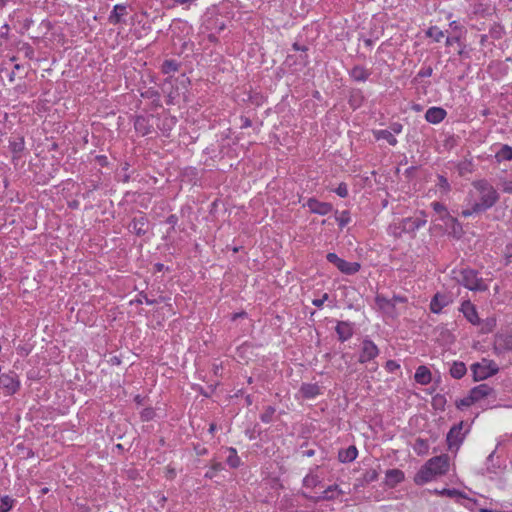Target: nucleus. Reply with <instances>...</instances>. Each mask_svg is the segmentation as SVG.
<instances>
[{
  "instance_id": "obj_1",
  "label": "nucleus",
  "mask_w": 512,
  "mask_h": 512,
  "mask_svg": "<svg viewBox=\"0 0 512 512\" xmlns=\"http://www.w3.org/2000/svg\"><path fill=\"white\" fill-rule=\"evenodd\" d=\"M474 190L467 195V208L463 209L461 216L468 218L480 214L493 207L499 200V193L486 179L472 182Z\"/></svg>"
},
{
  "instance_id": "obj_2",
  "label": "nucleus",
  "mask_w": 512,
  "mask_h": 512,
  "mask_svg": "<svg viewBox=\"0 0 512 512\" xmlns=\"http://www.w3.org/2000/svg\"><path fill=\"white\" fill-rule=\"evenodd\" d=\"M459 283L472 291H486L488 286L484 280L478 277V272L473 269H463L460 272Z\"/></svg>"
},
{
  "instance_id": "obj_3",
  "label": "nucleus",
  "mask_w": 512,
  "mask_h": 512,
  "mask_svg": "<svg viewBox=\"0 0 512 512\" xmlns=\"http://www.w3.org/2000/svg\"><path fill=\"white\" fill-rule=\"evenodd\" d=\"M474 381L484 380L495 375L499 368L494 361L483 359L481 363H474L471 366Z\"/></svg>"
},
{
  "instance_id": "obj_4",
  "label": "nucleus",
  "mask_w": 512,
  "mask_h": 512,
  "mask_svg": "<svg viewBox=\"0 0 512 512\" xmlns=\"http://www.w3.org/2000/svg\"><path fill=\"white\" fill-rule=\"evenodd\" d=\"M326 258L328 262L334 264L342 273L347 275H353L361 268L358 262H348L338 257L336 253H328Z\"/></svg>"
},
{
  "instance_id": "obj_5",
  "label": "nucleus",
  "mask_w": 512,
  "mask_h": 512,
  "mask_svg": "<svg viewBox=\"0 0 512 512\" xmlns=\"http://www.w3.org/2000/svg\"><path fill=\"white\" fill-rule=\"evenodd\" d=\"M463 426L464 422L461 421L460 423L451 427V429L449 430L446 440L450 450H452L453 448L458 449L461 443L463 442L465 434L468 432V430L464 433L462 432Z\"/></svg>"
},
{
  "instance_id": "obj_6",
  "label": "nucleus",
  "mask_w": 512,
  "mask_h": 512,
  "mask_svg": "<svg viewBox=\"0 0 512 512\" xmlns=\"http://www.w3.org/2000/svg\"><path fill=\"white\" fill-rule=\"evenodd\" d=\"M0 388L5 389L9 395L16 393L20 388V381L16 373L2 374L0 376Z\"/></svg>"
},
{
  "instance_id": "obj_7",
  "label": "nucleus",
  "mask_w": 512,
  "mask_h": 512,
  "mask_svg": "<svg viewBox=\"0 0 512 512\" xmlns=\"http://www.w3.org/2000/svg\"><path fill=\"white\" fill-rule=\"evenodd\" d=\"M379 354V349L375 345V343L370 339H364L362 342L361 353L359 356L360 363H366L374 358H376Z\"/></svg>"
},
{
  "instance_id": "obj_8",
  "label": "nucleus",
  "mask_w": 512,
  "mask_h": 512,
  "mask_svg": "<svg viewBox=\"0 0 512 512\" xmlns=\"http://www.w3.org/2000/svg\"><path fill=\"white\" fill-rule=\"evenodd\" d=\"M429 467L436 476L444 475L449 469V457L446 454L435 456L428 460Z\"/></svg>"
},
{
  "instance_id": "obj_9",
  "label": "nucleus",
  "mask_w": 512,
  "mask_h": 512,
  "mask_svg": "<svg viewBox=\"0 0 512 512\" xmlns=\"http://www.w3.org/2000/svg\"><path fill=\"white\" fill-rule=\"evenodd\" d=\"M128 230L136 236H144L149 230V221L145 215L134 217L128 225Z\"/></svg>"
},
{
  "instance_id": "obj_10",
  "label": "nucleus",
  "mask_w": 512,
  "mask_h": 512,
  "mask_svg": "<svg viewBox=\"0 0 512 512\" xmlns=\"http://www.w3.org/2000/svg\"><path fill=\"white\" fill-rule=\"evenodd\" d=\"M304 206H307L312 213L319 215H327L333 209L332 204L328 202H320L315 198H310Z\"/></svg>"
},
{
  "instance_id": "obj_11",
  "label": "nucleus",
  "mask_w": 512,
  "mask_h": 512,
  "mask_svg": "<svg viewBox=\"0 0 512 512\" xmlns=\"http://www.w3.org/2000/svg\"><path fill=\"white\" fill-rule=\"evenodd\" d=\"M436 475L434 474L433 470L429 467V462L427 461L424 466L421 467V469L416 473L414 477V482L417 485H423L432 479H434Z\"/></svg>"
},
{
  "instance_id": "obj_12",
  "label": "nucleus",
  "mask_w": 512,
  "mask_h": 512,
  "mask_svg": "<svg viewBox=\"0 0 512 512\" xmlns=\"http://www.w3.org/2000/svg\"><path fill=\"white\" fill-rule=\"evenodd\" d=\"M470 394L472 396V400L474 402H478L483 398H486L492 394H495V391L488 384H480L470 390Z\"/></svg>"
},
{
  "instance_id": "obj_13",
  "label": "nucleus",
  "mask_w": 512,
  "mask_h": 512,
  "mask_svg": "<svg viewBox=\"0 0 512 512\" xmlns=\"http://www.w3.org/2000/svg\"><path fill=\"white\" fill-rule=\"evenodd\" d=\"M494 349L498 353L512 350V336L508 334L497 335L494 342Z\"/></svg>"
},
{
  "instance_id": "obj_14",
  "label": "nucleus",
  "mask_w": 512,
  "mask_h": 512,
  "mask_svg": "<svg viewBox=\"0 0 512 512\" xmlns=\"http://www.w3.org/2000/svg\"><path fill=\"white\" fill-rule=\"evenodd\" d=\"M447 112L441 107H430L425 113V119L432 124H438L444 120Z\"/></svg>"
},
{
  "instance_id": "obj_15",
  "label": "nucleus",
  "mask_w": 512,
  "mask_h": 512,
  "mask_svg": "<svg viewBox=\"0 0 512 512\" xmlns=\"http://www.w3.org/2000/svg\"><path fill=\"white\" fill-rule=\"evenodd\" d=\"M125 15H127V7L123 4H116L108 17V22L112 25L124 23Z\"/></svg>"
},
{
  "instance_id": "obj_16",
  "label": "nucleus",
  "mask_w": 512,
  "mask_h": 512,
  "mask_svg": "<svg viewBox=\"0 0 512 512\" xmlns=\"http://www.w3.org/2000/svg\"><path fill=\"white\" fill-rule=\"evenodd\" d=\"M426 224V219L424 218H412L408 217L403 219L402 221V231L407 233H413L418 230L420 227Z\"/></svg>"
},
{
  "instance_id": "obj_17",
  "label": "nucleus",
  "mask_w": 512,
  "mask_h": 512,
  "mask_svg": "<svg viewBox=\"0 0 512 512\" xmlns=\"http://www.w3.org/2000/svg\"><path fill=\"white\" fill-rule=\"evenodd\" d=\"M335 331L338 335V339L341 342L347 341L353 335L352 324L346 321H339L336 325Z\"/></svg>"
},
{
  "instance_id": "obj_18",
  "label": "nucleus",
  "mask_w": 512,
  "mask_h": 512,
  "mask_svg": "<svg viewBox=\"0 0 512 512\" xmlns=\"http://www.w3.org/2000/svg\"><path fill=\"white\" fill-rule=\"evenodd\" d=\"M448 304H449V298L446 295L440 294V293H436L434 295V297L432 298V300H431L430 310L433 313L438 314Z\"/></svg>"
},
{
  "instance_id": "obj_19",
  "label": "nucleus",
  "mask_w": 512,
  "mask_h": 512,
  "mask_svg": "<svg viewBox=\"0 0 512 512\" xmlns=\"http://www.w3.org/2000/svg\"><path fill=\"white\" fill-rule=\"evenodd\" d=\"M300 393L303 398L312 399L321 393V389L316 383H303L300 388Z\"/></svg>"
},
{
  "instance_id": "obj_20",
  "label": "nucleus",
  "mask_w": 512,
  "mask_h": 512,
  "mask_svg": "<svg viewBox=\"0 0 512 512\" xmlns=\"http://www.w3.org/2000/svg\"><path fill=\"white\" fill-rule=\"evenodd\" d=\"M358 450L354 445L349 446L346 449H340L338 452V460L341 463H349L356 459Z\"/></svg>"
},
{
  "instance_id": "obj_21",
  "label": "nucleus",
  "mask_w": 512,
  "mask_h": 512,
  "mask_svg": "<svg viewBox=\"0 0 512 512\" xmlns=\"http://www.w3.org/2000/svg\"><path fill=\"white\" fill-rule=\"evenodd\" d=\"M404 480V473L399 469H389L386 471V484L390 487L396 486Z\"/></svg>"
},
{
  "instance_id": "obj_22",
  "label": "nucleus",
  "mask_w": 512,
  "mask_h": 512,
  "mask_svg": "<svg viewBox=\"0 0 512 512\" xmlns=\"http://www.w3.org/2000/svg\"><path fill=\"white\" fill-rule=\"evenodd\" d=\"M414 379L418 384L427 385L431 382V372L426 366H419L415 372Z\"/></svg>"
},
{
  "instance_id": "obj_23",
  "label": "nucleus",
  "mask_w": 512,
  "mask_h": 512,
  "mask_svg": "<svg viewBox=\"0 0 512 512\" xmlns=\"http://www.w3.org/2000/svg\"><path fill=\"white\" fill-rule=\"evenodd\" d=\"M462 312L470 323L474 325L479 323L480 319L478 317V313L470 302H465L462 304Z\"/></svg>"
},
{
  "instance_id": "obj_24",
  "label": "nucleus",
  "mask_w": 512,
  "mask_h": 512,
  "mask_svg": "<svg viewBox=\"0 0 512 512\" xmlns=\"http://www.w3.org/2000/svg\"><path fill=\"white\" fill-rule=\"evenodd\" d=\"M370 75H371V72L360 65L354 66L350 71V76L355 81H358V82H365L369 78Z\"/></svg>"
},
{
  "instance_id": "obj_25",
  "label": "nucleus",
  "mask_w": 512,
  "mask_h": 512,
  "mask_svg": "<svg viewBox=\"0 0 512 512\" xmlns=\"http://www.w3.org/2000/svg\"><path fill=\"white\" fill-rule=\"evenodd\" d=\"M180 68V64L174 59H166L161 65V71L163 74H173Z\"/></svg>"
},
{
  "instance_id": "obj_26",
  "label": "nucleus",
  "mask_w": 512,
  "mask_h": 512,
  "mask_svg": "<svg viewBox=\"0 0 512 512\" xmlns=\"http://www.w3.org/2000/svg\"><path fill=\"white\" fill-rule=\"evenodd\" d=\"M467 372L463 362H454L450 368V375L455 379H461Z\"/></svg>"
},
{
  "instance_id": "obj_27",
  "label": "nucleus",
  "mask_w": 512,
  "mask_h": 512,
  "mask_svg": "<svg viewBox=\"0 0 512 512\" xmlns=\"http://www.w3.org/2000/svg\"><path fill=\"white\" fill-rule=\"evenodd\" d=\"M374 136L377 140H386L390 145L395 146L397 144V139L394 134H392L389 130H378L374 132Z\"/></svg>"
},
{
  "instance_id": "obj_28",
  "label": "nucleus",
  "mask_w": 512,
  "mask_h": 512,
  "mask_svg": "<svg viewBox=\"0 0 512 512\" xmlns=\"http://www.w3.org/2000/svg\"><path fill=\"white\" fill-rule=\"evenodd\" d=\"M228 452H229V456L226 459L227 464L233 469L238 468L241 465V459L237 455L236 449L233 447H230V448H228Z\"/></svg>"
},
{
  "instance_id": "obj_29",
  "label": "nucleus",
  "mask_w": 512,
  "mask_h": 512,
  "mask_svg": "<svg viewBox=\"0 0 512 512\" xmlns=\"http://www.w3.org/2000/svg\"><path fill=\"white\" fill-rule=\"evenodd\" d=\"M495 157L499 162L512 160V147L503 145L496 153Z\"/></svg>"
},
{
  "instance_id": "obj_30",
  "label": "nucleus",
  "mask_w": 512,
  "mask_h": 512,
  "mask_svg": "<svg viewBox=\"0 0 512 512\" xmlns=\"http://www.w3.org/2000/svg\"><path fill=\"white\" fill-rule=\"evenodd\" d=\"M432 207H433V209H434V211H435L436 213L443 214L442 219L447 218L448 220H450V221H451V222H453V223H456V222H457V219H456V218H454V217H452V216L448 213V211H447L446 207H445L442 203H440V202H433V203H432Z\"/></svg>"
},
{
  "instance_id": "obj_31",
  "label": "nucleus",
  "mask_w": 512,
  "mask_h": 512,
  "mask_svg": "<svg viewBox=\"0 0 512 512\" xmlns=\"http://www.w3.org/2000/svg\"><path fill=\"white\" fill-rule=\"evenodd\" d=\"M15 503V499L8 495L0 496V512L10 511Z\"/></svg>"
},
{
  "instance_id": "obj_32",
  "label": "nucleus",
  "mask_w": 512,
  "mask_h": 512,
  "mask_svg": "<svg viewBox=\"0 0 512 512\" xmlns=\"http://www.w3.org/2000/svg\"><path fill=\"white\" fill-rule=\"evenodd\" d=\"M342 493L338 485H331L322 492V495L318 497L319 500H333L335 499L334 492Z\"/></svg>"
},
{
  "instance_id": "obj_33",
  "label": "nucleus",
  "mask_w": 512,
  "mask_h": 512,
  "mask_svg": "<svg viewBox=\"0 0 512 512\" xmlns=\"http://www.w3.org/2000/svg\"><path fill=\"white\" fill-rule=\"evenodd\" d=\"M435 493L441 495V496H447V497H450V498H457V497H461V498H465L464 494L457 490V489H442V490H435Z\"/></svg>"
},
{
  "instance_id": "obj_34",
  "label": "nucleus",
  "mask_w": 512,
  "mask_h": 512,
  "mask_svg": "<svg viewBox=\"0 0 512 512\" xmlns=\"http://www.w3.org/2000/svg\"><path fill=\"white\" fill-rule=\"evenodd\" d=\"M375 301L380 309L387 310L389 308H394V303H392V300L382 295H377Z\"/></svg>"
},
{
  "instance_id": "obj_35",
  "label": "nucleus",
  "mask_w": 512,
  "mask_h": 512,
  "mask_svg": "<svg viewBox=\"0 0 512 512\" xmlns=\"http://www.w3.org/2000/svg\"><path fill=\"white\" fill-rule=\"evenodd\" d=\"M445 405H446V398H445L444 395L436 394L432 398V406H433L434 409L444 410L445 409Z\"/></svg>"
},
{
  "instance_id": "obj_36",
  "label": "nucleus",
  "mask_w": 512,
  "mask_h": 512,
  "mask_svg": "<svg viewBox=\"0 0 512 512\" xmlns=\"http://www.w3.org/2000/svg\"><path fill=\"white\" fill-rule=\"evenodd\" d=\"M275 411L276 410L273 406H267L260 416L261 421L264 423H270L273 420Z\"/></svg>"
},
{
  "instance_id": "obj_37",
  "label": "nucleus",
  "mask_w": 512,
  "mask_h": 512,
  "mask_svg": "<svg viewBox=\"0 0 512 512\" xmlns=\"http://www.w3.org/2000/svg\"><path fill=\"white\" fill-rule=\"evenodd\" d=\"M427 36L428 37H431L433 38L436 42H439L443 36H444V33L443 31H441L438 27L436 26H432L430 27L427 32H426Z\"/></svg>"
},
{
  "instance_id": "obj_38",
  "label": "nucleus",
  "mask_w": 512,
  "mask_h": 512,
  "mask_svg": "<svg viewBox=\"0 0 512 512\" xmlns=\"http://www.w3.org/2000/svg\"><path fill=\"white\" fill-rule=\"evenodd\" d=\"M223 469H224V466L221 462H214L211 465L210 470L205 473V478L212 479L215 477L217 472L222 471Z\"/></svg>"
},
{
  "instance_id": "obj_39",
  "label": "nucleus",
  "mask_w": 512,
  "mask_h": 512,
  "mask_svg": "<svg viewBox=\"0 0 512 512\" xmlns=\"http://www.w3.org/2000/svg\"><path fill=\"white\" fill-rule=\"evenodd\" d=\"M458 170L461 175L471 173L473 171V164L469 160H464L458 164Z\"/></svg>"
},
{
  "instance_id": "obj_40",
  "label": "nucleus",
  "mask_w": 512,
  "mask_h": 512,
  "mask_svg": "<svg viewBox=\"0 0 512 512\" xmlns=\"http://www.w3.org/2000/svg\"><path fill=\"white\" fill-rule=\"evenodd\" d=\"M336 220L341 228L345 227L350 221V213L347 210L342 211Z\"/></svg>"
},
{
  "instance_id": "obj_41",
  "label": "nucleus",
  "mask_w": 512,
  "mask_h": 512,
  "mask_svg": "<svg viewBox=\"0 0 512 512\" xmlns=\"http://www.w3.org/2000/svg\"><path fill=\"white\" fill-rule=\"evenodd\" d=\"M474 403L475 402H474V400H472V396L469 393V395L467 397L457 401L456 402V406H457L458 409H461L462 407H469V406H471Z\"/></svg>"
},
{
  "instance_id": "obj_42",
  "label": "nucleus",
  "mask_w": 512,
  "mask_h": 512,
  "mask_svg": "<svg viewBox=\"0 0 512 512\" xmlns=\"http://www.w3.org/2000/svg\"><path fill=\"white\" fill-rule=\"evenodd\" d=\"M135 302L137 304H142L143 302H145L148 305H152V304L158 303V300L150 299V298H148V296L145 293L141 292L139 294L138 298L135 300Z\"/></svg>"
},
{
  "instance_id": "obj_43",
  "label": "nucleus",
  "mask_w": 512,
  "mask_h": 512,
  "mask_svg": "<svg viewBox=\"0 0 512 512\" xmlns=\"http://www.w3.org/2000/svg\"><path fill=\"white\" fill-rule=\"evenodd\" d=\"M437 186L443 190L444 192H448L450 190V184L446 177L443 175H438V183Z\"/></svg>"
},
{
  "instance_id": "obj_44",
  "label": "nucleus",
  "mask_w": 512,
  "mask_h": 512,
  "mask_svg": "<svg viewBox=\"0 0 512 512\" xmlns=\"http://www.w3.org/2000/svg\"><path fill=\"white\" fill-rule=\"evenodd\" d=\"M378 479V473L376 470L374 469H371V470H368L366 471V473L364 474V480L367 482V483H370V482H374Z\"/></svg>"
},
{
  "instance_id": "obj_45",
  "label": "nucleus",
  "mask_w": 512,
  "mask_h": 512,
  "mask_svg": "<svg viewBox=\"0 0 512 512\" xmlns=\"http://www.w3.org/2000/svg\"><path fill=\"white\" fill-rule=\"evenodd\" d=\"M335 193L342 197V198H345L348 196V188H347V185L345 183H340L338 185V187L335 189Z\"/></svg>"
},
{
  "instance_id": "obj_46",
  "label": "nucleus",
  "mask_w": 512,
  "mask_h": 512,
  "mask_svg": "<svg viewBox=\"0 0 512 512\" xmlns=\"http://www.w3.org/2000/svg\"><path fill=\"white\" fill-rule=\"evenodd\" d=\"M154 410L151 408H146L141 412V418L144 421H149L154 417Z\"/></svg>"
},
{
  "instance_id": "obj_47",
  "label": "nucleus",
  "mask_w": 512,
  "mask_h": 512,
  "mask_svg": "<svg viewBox=\"0 0 512 512\" xmlns=\"http://www.w3.org/2000/svg\"><path fill=\"white\" fill-rule=\"evenodd\" d=\"M385 367L389 372H394L395 370L400 368V365L394 360H388L386 362Z\"/></svg>"
},
{
  "instance_id": "obj_48",
  "label": "nucleus",
  "mask_w": 512,
  "mask_h": 512,
  "mask_svg": "<svg viewBox=\"0 0 512 512\" xmlns=\"http://www.w3.org/2000/svg\"><path fill=\"white\" fill-rule=\"evenodd\" d=\"M316 482H317L316 476H313V475H307L303 480V483L305 486H315Z\"/></svg>"
},
{
  "instance_id": "obj_49",
  "label": "nucleus",
  "mask_w": 512,
  "mask_h": 512,
  "mask_svg": "<svg viewBox=\"0 0 512 512\" xmlns=\"http://www.w3.org/2000/svg\"><path fill=\"white\" fill-rule=\"evenodd\" d=\"M433 73V69L431 66H427V67H424L422 68L419 73H418V76L420 77H430Z\"/></svg>"
},
{
  "instance_id": "obj_50",
  "label": "nucleus",
  "mask_w": 512,
  "mask_h": 512,
  "mask_svg": "<svg viewBox=\"0 0 512 512\" xmlns=\"http://www.w3.org/2000/svg\"><path fill=\"white\" fill-rule=\"evenodd\" d=\"M177 222H178V217L175 214L169 215L166 219V223L171 225V230H174Z\"/></svg>"
},
{
  "instance_id": "obj_51",
  "label": "nucleus",
  "mask_w": 512,
  "mask_h": 512,
  "mask_svg": "<svg viewBox=\"0 0 512 512\" xmlns=\"http://www.w3.org/2000/svg\"><path fill=\"white\" fill-rule=\"evenodd\" d=\"M402 128H403L402 124H400L398 122H395V123H392L390 125V127H389L390 130L389 131H391L392 134H394V133L395 134H399V133H401Z\"/></svg>"
},
{
  "instance_id": "obj_52",
  "label": "nucleus",
  "mask_w": 512,
  "mask_h": 512,
  "mask_svg": "<svg viewBox=\"0 0 512 512\" xmlns=\"http://www.w3.org/2000/svg\"><path fill=\"white\" fill-rule=\"evenodd\" d=\"M328 298H329V295H328L327 293H325V294H323L322 298H320V299H314V300L312 301V303H313V305H314V306H316V307H319V308H320V307H322V305L324 304V302H325L326 300H328Z\"/></svg>"
},
{
  "instance_id": "obj_53",
  "label": "nucleus",
  "mask_w": 512,
  "mask_h": 512,
  "mask_svg": "<svg viewBox=\"0 0 512 512\" xmlns=\"http://www.w3.org/2000/svg\"><path fill=\"white\" fill-rule=\"evenodd\" d=\"M87 183H88V188H89V190L87 192V195L90 192H92L94 190H97L99 188V181L98 180L97 181L96 180H89V181H87Z\"/></svg>"
},
{
  "instance_id": "obj_54",
  "label": "nucleus",
  "mask_w": 512,
  "mask_h": 512,
  "mask_svg": "<svg viewBox=\"0 0 512 512\" xmlns=\"http://www.w3.org/2000/svg\"><path fill=\"white\" fill-rule=\"evenodd\" d=\"M96 161L101 165L102 167H105L108 165V159L105 155H98L96 156Z\"/></svg>"
},
{
  "instance_id": "obj_55",
  "label": "nucleus",
  "mask_w": 512,
  "mask_h": 512,
  "mask_svg": "<svg viewBox=\"0 0 512 512\" xmlns=\"http://www.w3.org/2000/svg\"><path fill=\"white\" fill-rule=\"evenodd\" d=\"M416 445L419 447L420 451L426 450L428 448L427 441L421 438L416 440Z\"/></svg>"
},
{
  "instance_id": "obj_56",
  "label": "nucleus",
  "mask_w": 512,
  "mask_h": 512,
  "mask_svg": "<svg viewBox=\"0 0 512 512\" xmlns=\"http://www.w3.org/2000/svg\"><path fill=\"white\" fill-rule=\"evenodd\" d=\"M24 148V141L21 140L19 143H14L13 144V151L14 152H20L22 151Z\"/></svg>"
},
{
  "instance_id": "obj_57",
  "label": "nucleus",
  "mask_w": 512,
  "mask_h": 512,
  "mask_svg": "<svg viewBox=\"0 0 512 512\" xmlns=\"http://www.w3.org/2000/svg\"><path fill=\"white\" fill-rule=\"evenodd\" d=\"M494 325V320H490L486 323V326L482 328V331L487 333L492 330V326Z\"/></svg>"
},
{
  "instance_id": "obj_58",
  "label": "nucleus",
  "mask_w": 512,
  "mask_h": 512,
  "mask_svg": "<svg viewBox=\"0 0 512 512\" xmlns=\"http://www.w3.org/2000/svg\"><path fill=\"white\" fill-rule=\"evenodd\" d=\"M392 300V303H394V306L396 305V303H403L406 301V298L405 297H402V296H393V298H391Z\"/></svg>"
},
{
  "instance_id": "obj_59",
  "label": "nucleus",
  "mask_w": 512,
  "mask_h": 512,
  "mask_svg": "<svg viewBox=\"0 0 512 512\" xmlns=\"http://www.w3.org/2000/svg\"><path fill=\"white\" fill-rule=\"evenodd\" d=\"M242 121H243L242 128H248L252 125L251 120L247 117L242 118Z\"/></svg>"
},
{
  "instance_id": "obj_60",
  "label": "nucleus",
  "mask_w": 512,
  "mask_h": 512,
  "mask_svg": "<svg viewBox=\"0 0 512 512\" xmlns=\"http://www.w3.org/2000/svg\"><path fill=\"white\" fill-rule=\"evenodd\" d=\"M293 49L296 50V51H306L307 47L301 46L298 43H294L293 44Z\"/></svg>"
},
{
  "instance_id": "obj_61",
  "label": "nucleus",
  "mask_w": 512,
  "mask_h": 512,
  "mask_svg": "<svg viewBox=\"0 0 512 512\" xmlns=\"http://www.w3.org/2000/svg\"><path fill=\"white\" fill-rule=\"evenodd\" d=\"M314 455H315V450H313V449L303 451V456H305V457H312Z\"/></svg>"
},
{
  "instance_id": "obj_62",
  "label": "nucleus",
  "mask_w": 512,
  "mask_h": 512,
  "mask_svg": "<svg viewBox=\"0 0 512 512\" xmlns=\"http://www.w3.org/2000/svg\"><path fill=\"white\" fill-rule=\"evenodd\" d=\"M458 41V38L457 37H447L446 39V45L449 46V45H452L454 42Z\"/></svg>"
},
{
  "instance_id": "obj_63",
  "label": "nucleus",
  "mask_w": 512,
  "mask_h": 512,
  "mask_svg": "<svg viewBox=\"0 0 512 512\" xmlns=\"http://www.w3.org/2000/svg\"><path fill=\"white\" fill-rule=\"evenodd\" d=\"M78 206H79V203L76 200L69 203L70 208L76 209V208H78Z\"/></svg>"
},
{
  "instance_id": "obj_64",
  "label": "nucleus",
  "mask_w": 512,
  "mask_h": 512,
  "mask_svg": "<svg viewBox=\"0 0 512 512\" xmlns=\"http://www.w3.org/2000/svg\"><path fill=\"white\" fill-rule=\"evenodd\" d=\"M155 267H156L157 271H162L164 268V265L162 263H157V264H155Z\"/></svg>"
}]
</instances>
